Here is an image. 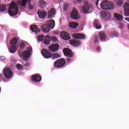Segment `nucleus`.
I'll use <instances>...</instances> for the list:
<instances>
[{"mask_svg":"<svg viewBox=\"0 0 129 129\" xmlns=\"http://www.w3.org/2000/svg\"><path fill=\"white\" fill-rule=\"evenodd\" d=\"M16 67L19 70H22V69H23V66L20 64V63L17 64Z\"/></svg>","mask_w":129,"mask_h":129,"instance_id":"72a5a7b5","label":"nucleus"},{"mask_svg":"<svg viewBox=\"0 0 129 129\" xmlns=\"http://www.w3.org/2000/svg\"><path fill=\"white\" fill-rule=\"evenodd\" d=\"M71 17L72 19H73L74 20H79V19H80V16L78 13V11L75 9H74L71 13Z\"/></svg>","mask_w":129,"mask_h":129,"instance_id":"1a4fd4ad","label":"nucleus"},{"mask_svg":"<svg viewBox=\"0 0 129 129\" xmlns=\"http://www.w3.org/2000/svg\"><path fill=\"white\" fill-rule=\"evenodd\" d=\"M41 29L44 33H48V32H50V27H49L47 24H44L42 25Z\"/></svg>","mask_w":129,"mask_h":129,"instance_id":"4be33fe9","label":"nucleus"},{"mask_svg":"<svg viewBox=\"0 0 129 129\" xmlns=\"http://www.w3.org/2000/svg\"><path fill=\"white\" fill-rule=\"evenodd\" d=\"M3 74L5 78L7 79H10L12 77H13V72L11 70L10 68H5L3 70Z\"/></svg>","mask_w":129,"mask_h":129,"instance_id":"39448f33","label":"nucleus"},{"mask_svg":"<svg viewBox=\"0 0 129 129\" xmlns=\"http://www.w3.org/2000/svg\"><path fill=\"white\" fill-rule=\"evenodd\" d=\"M76 1L79 2V4H80V3H81V0H76Z\"/></svg>","mask_w":129,"mask_h":129,"instance_id":"37998d69","label":"nucleus"},{"mask_svg":"<svg viewBox=\"0 0 129 129\" xmlns=\"http://www.w3.org/2000/svg\"><path fill=\"white\" fill-rule=\"evenodd\" d=\"M7 10V7L4 5H0V12H5Z\"/></svg>","mask_w":129,"mask_h":129,"instance_id":"c85d7f7f","label":"nucleus"},{"mask_svg":"<svg viewBox=\"0 0 129 129\" xmlns=\"http://www.w3.org/2000/svg\"><path fill=\"white\" fill-rule=\"evenodd\" d=\"M19 55L20 57H22L24 61H28V59L30 58V51L29 50H25L23 52L19 51Z\"/></svg>","mask_w":129,"mask_h":129,"instance_id":"423d86ee","label":"nucleus"},{"mask_svg":"<svg viewBox=\"0 0 129 129\" xmlns=\"http://www.w3.org/2000/svg\"><path fill=\"white\" fill-rule=\"evenodd\" d=\"M116 4L118 6H121V5H122V1H121V0H116Z\"/></svg>","mask_w":129,"mask_h":129,"instance_id":"f704fd0d","label":"nucleus"},{"mask_svg":"<svg viewBox=\"0 0 129 129\" xmlns=\"http://www.w3.org/2000/svg\"><path fill=\"white\" fill-rule=\"evenodd\" d=\"M56 10L54 8H51L47 13V17L49 19H52L55 17Z\"/></svg>","mask_w":129,"mask_h":129,"instance_id":"ddd939ff","label":"nucleus"},{"mask_svg":"<svg viewBox=\"0 0 129 129\" xmlns=\"http://www.w3.org/2000/svg\"><path fill=\"white\" fill-rule=\"evenodd\" d=\"M27 3H28V9L29 10H33L34 7L31 5V0H22L21 6L22 7H26Z\"/></svg>","mask_w":129,"mask_h":129,"instance_id":"9b49d317","label":"nucleus"},{"mask_svg":"<svg viewBox=\"0 0 129 129\" xmlns=\"http://www.w3.org/2000/svg\"><path fill=\"white\" fill-rule=\"evenodd\" d=\"M50 39L52 42H57V41H58L57 37H56L55 36L51 37V38H50Z\"/></svg>","mask_w":129,"mask_h":129,"instance_id":"c9c22d12","label":"nucleus"},{"mask_svg":"<svg viewBox=\"0 0 129 129\" xmlns=\"http://www.w3.org/2000/svg\"><path fill=\"white\" fill-rule=\"evenodd\" d=\"M99 0H97V2H99Z\"/></svg>","mask_w":129,"mask_h":129,"instance_id":"49530a36","label":"nucleus"},{"mask_svg":"<svg viewBox=\"0 0 129 129\" xmlns=\"http://www.w3.org/2000/svg\"><path fill=\"white\" fill-rule=\"evenodd\" d=\"M29 51H31V50H32V47L29 48Z\"/></svg>","mask_w":129,"mask_h":129,"instance_id":"a18cd8bd","label":"nucleus"},{"mask_svg":"<svg viewBox=\"0 0 129 129\" xmlns=\"http://www.w3.org/2000/svg\"><path fill=\"white\" fill-rule=\"evenodd\" d=\"M110 13L108 12H106L105 13V17L106 18V19H107V20H109V19H110Z\"/></svg>","mask_w":129,"mask_h":129,"instance_id":"c756f323","label":"nucleus"},{"mask_svg":"<svg viewBox=\"0 0 129 129\" xmlns=\"http://www.w3.org/2000/svg\"><path fill=\"white\" fill-rule=\"evenodd\" d=\"M94 27H96V29L99 30L101 29V25H100V22L98 20H95L93 23Z\"/></svg>","mask_w":129,"mask_h":129,"instance_id":"5701e85b","label":"nucleus"},{"mask_svg":"<svg viewBox=\"0 0 129 129\" xmlns=\"http://www.w3.org/2000/svg\"><path fill=\"white\" fill-rule=\"evenodd\" d=\"M60 36L63 40H67L70 39V35L69 34L65 31H62L61 33Z\"/></svg>","mask_w":129,"mask_h":129,"instance_id":"f3484780","label":"nucleus"},{"mask_svg":"<svg viewBox=\"0 0 129 129\" xmlns=\"http://www.w3.org/2000/svg\"><path fill=\"white\" fill-rule=\"evenodd\" d=\"M5 1H7V0H5Z\"/></svg>","mask_w":129,"mask_h":129,"instance_id":"09e8293b","label":"nucleus"},{"mask_svg":"<svg viewBox=\"0 0 129 129\" xmlns=\"http://www.w3.org/2000/svg\"><path fill=\"white\" fill-rule=\"evenodd\" d=\"M72 36L73 38H74L75 39H85V35L81 33H74L73 34Z\"/></svg>","mask_w":129,"mask_h":129,"instance_id":"dca6fc26","label":"nucleus"},{"mask_svg":"<svg viewBox=\"0 0 129 129\" xmlns=\"http://www.w3.org/2000/svg\"><path fill=\"white\" fill-rule=\"evenodd\" d=\"M18 39L17 37H14L11 41L10 44V53H15L16 51H17V43H18Z\"/></svg>","mask_w":129,"mask_h":129,"instance_id":"7ed1b4c3","label":"nucleus"},{"mask_svg":"<svg viewBox=\"0 0 129 129\" xmlns=\"http://www.w3.org/2000/svg\"><path fill=\"white\" fill-rule=\"evenodd\" d=\"M96 50H97L99 52H100V47H97Z\"/></svg>","mask_w":129,"mask_h":129,"instance_id":"79ce46f5","label":"nucleus"},{"mask_svg":"<svg viewBox=\"0 0 129 129\" xmlns=\"http://www.w3.org/2000/svg\"><path fill=\"white\" fill-rule=\"evenodd\" d=\"M94 42L95 44H96V43H98V37L97 36H95L94 38Z\"/></svg>","mask_w":129,"mask_h":129,"instance_id":"58836bf2","label":"nucleus"},{"mask_svg":"<svg viewBox=\"0 0 129 129\" xmlns=\"http://www.w3.org/2000/svg\"><path fill=\"white\" fill-rule=\"evenodd\" d=\"M37 14L40 19H44V18L47 16V12L44 11L39 10L37 12Z\"/></svg>","mask_w":129,"mask_h":129,"instance_id":"aec40b11","label":"nucleus"},{"mask_svg":"<svg viewBox=\"0 0 129 129\" xmlns=\"http://www.w3.org/2000/svg\"><path fill=\"white\" fill-rule=\"evenodd\" d=\"M96 5L97 7H98V1L96 2Z\"/></svg>","mask_w":129,"mask_h":129,"instance_id":"c03bdc74","label":"nucleus"},{"mask_svg":"<svg viewBox=\"0 0 129 129\" xmlns=\"http://www.w3.org/2000/svg\"><path fill=\"white\" fill-rule=\"evenodd\" d=\"M101 8L102 10L108 11V10H113L114 5L111 2L104 1L101 3Z\"/></svg>","mask_w":129,"mask_h":129,"instance_id":"f03ea898","label":"nucleus"},{"mask_svg":"<svg viewBox=\"0 0 129 129\" xmlns=\"http://www.w3.org/2000/svg\"><path fill=\"white\" fill-rule=\"evenodd\" d=\"M0 2H1V0H0Z\"/></svg>","mask_w":129,"mask_h":129,"instance_id":"8fccbe9b","label":"nucleus"},{"mask_svg":"<svg viewBox=\"0 0 129 129\" xmlns=\"http://www.w3.org/2000/svg\"><path fill=\"white\" fill-rule=\"evenodd\" d=\"M114 17L115 18L117 21H119V22L123 20V16H122V15L120 14H117L116 13H114Z\"/></svg>","mask_w":129,"mask_h":129,"instance_id":"b1692460","label":"nucleus"},{"mask_svg":"<svg viewBox=\"0 0 129 129\" xmlns=\"http://www.w3.org/2000/svg\"><path fill=\"white\" fill-rule=\"evenodd\" d=\"M30 29L32 32L35 33V34H39L41 32V30L38 28L37 25H32L31 26Z\"/></svg>","mask_w":129,"mask_h":129,"instance_id":"a211bd4d","label":"nucleus"},{"mask_svg":"<svg viewBox=\"0 0 129 129\" xmlns=\"http://www.w3.org/2000/svg\"><path fill=\"white\" fill-rule=\"evenodd\" d=\"M90 10V5L88 3L85 2L82 7V11L84 14H88Z\"/></svg>","mask_w":129,"mask_h":129,"instance_id":"9d476101","label":"nucleus"},{"mask_svg":"<svg viewBox=\"0 0 129 129\" xmlns=\"http://www.w3.org/2000/svg\"><path fill=\"white\" fill-rule=\"evenodd\" d=\"M20 49H24L25 48V43L21 42L20 44Z\"/></svg>","mask_w":129,"mask_h":129,"instance_id":"e433bc0d","label":"nucleus"},{"mask_svg":"<svg viewBox=\"0 0 129 129\" xmlns=\"http://www.w3.org/2000/svg\"><path fill=\"white\" fill-rule=\"evenodd\" d=\"M32 80L33 82H40L42 80V77L38 75H33L32 76Z\"/></svg>","mask_w":129,"mask_h":129,"instance_id":"2eb2a0df","label":"nucleus"},{"mask_svg":"<svg viewBox=\"0 0 129 129\" xmlns=\"http://www.w3.org/2000/svg\"><path fill=\"white\" fill-rule=\"evenodd\" d=\"M46 24L49 27V29H54V27H55V21L48 20L47 21Z\"/></svg>","mask_w":129,"mask_h":129,"instance_id":"412c9836","label":"nucleus"},{"mask_svg":"<svg viewBox=\"0 0 129 129\" xmlns=\"http://www.w3.org/2000/svg\"><path fill=\"white\" fill-rule=\"evenodd\" d=\"M124 11L125 17H129V4L128 3H125L124 5Z\"/></svg>","mask_w":129,"mask_h":129,"instance_id":"6ab92c4d","label":"nucleus"},{"mask_svg":"<svg viewBox=\"0 0 129 129\" xmlns=\"http://www.w3.org/2000/svg\"><path fill=\"white\" fill-rule=\"evenodd\" d=\"M112 36H113V37H118L119 36V34H118V32L116 31H113L111 33Z\"/></svg>","mask_w":129,"mask_h":129,"instance_id":"473e14b6","label":"nucleus"},{"mask_svg":"<svg viewBox=\"0 0 129 129\" xmlns=\"http://www.w3.org/2000/svg\"><path fill=\"white\" fill-rule=\"evenodd\" d=\"M99 37L100 40H104L106 39L107 35L104 32H101L99 33Z\"/></svg>","mask_w":129,"mask_h":129,"instance_id":"a878e982","label":"nucleus"},{"mask_svg":"<svg viewBox=\"0 0 129 129\" xmlns=\"http://www.w3.org/2000/svg\"><path fill=\"white\" fill-rule=\"evenodd\" d=\"M63 54L66 57H69V58H73L74 57V52L69 48H64Z\"/></svg>","mask_w":129,"mask_h":129,"instance_id":"0eeeda50","label":"nucleus"},{"mask_svg":"<svg viewBox=\"0 0 129 129\" xmlns=\"http://www.w3.org/2000/svg\"><path fill=\"white\" fill-rule=\"evenodd\" d=\"M50 42H51V37L49 35H47L44 38V43L45 45H49Z\"/></svg>","mask_w":129,"mask_h":129,"instance_id":"393cba45","label":"nucleus"},{"mask_svg":"<svg viewBox=\"0 0 129 129\" xmlns=\"http://www.w3.org/2000/svg\"><path fill=\"white\" fill-rule=\"evenodd\" d=\"M127 1H128V0H127Z\"/></svg>","mask_w":129,"mask_h":129,"instance_id":"de8ad7c7","label":"nucleus"},{"mask_svg":"<svg viewBox=\"0 0 129 129\" xmlns=\"http://www.w3.org/2000/svg\"><path fill=\"white\" fill-rule=\"evenodd\" d=\"M41 54L43 56L44 58L49 59L52 57V53L50 52L48 49H43L41 50Z\"/></svg>","mask_w":129,"mask_h":129,"instance_id":"6e6552de","label":"nucleus"},{"mask_svg":"<svg viewBox=\"0 0 129 129\" xmlns=\"http://www.w3.org/2000/svg\"><path fill=\"white\" fill-rule=\"evenodd\" d=\"M65 64H66V60H65L64 58H61L56 60L54 62V66L56 68H61V67L64 66Z\"/></svg>","mask_w":129,"mask_h":129,"instance_id":"20e7f679","label":"nucleus"},{"mask_svg":"<svg viewBox=\"0 0 129 129\" xmlns=\"http://www.w3.org/2000/svg\"><path fill=\"white\" fill-rule=\"evenodd\" d=\"M8 13L10 16H12V17L17 15L18 13H19V7L18 5L14 2L11 3L9 4Z\"/></svg>","mask_w":129,"mask_h":129,"instance_id":"f257e3e1","label":"nucleus"},{"mask_svg":"<svg viewBox=\"0 0 129 129\" xmlns=\"http://www.w3.org/2000/svg\"><path fill=\"white\" fill-rule=\"evenodd\" d=\"M70 43L73 47H79L81 45L80 40L75 39L70 40Z\"/></svg>","mask_w":129,"mask_h":129,"instance_id":"f8f14e48","label":"nucleus"},{"mask_svg":"<svg viewBox=\"0 0 129 129\" xmlns=\"http://www.w3.org/2000/svg\"><path fill=\"white\" fill-rule=\"evenodd\" d=\"M72 59L70 58H67V63H69L70 62H71Z\"/></svg>","mask_w":129,"mask_h":129,"instance_id":"a19ab883","label":"nucleus"},{"mask_svg":"<svg viewBox=\"0 0 129 129\" xmlns=\"http://www.w3.org/2000/svg\"><path fill=\"white\" fill-rule=\"evenodd\" d=\"M38 3L40 8H41V9H45V8H46V2H45V1L39 0Z\"/></svg>","mask_w":129,"mask_h":129,"instance_id":"bb28decb","label":"nucleus"},{"mask_svg":"<svg viewBox=\"0 0 129 129\" xmlns=\"http://www.w3.org/2000/svg\"><path fill=\"white\" fill-rule=\"evenodd\" d=\"M119 27L120 29H123V25L122 24H119Z\"/></svg>","mask_w":129,"mask_h":129,"instance_id":"ea45409f","label":"nucleus"},{"mask_svg":"<svg viewBox=\"0 0 129 129\" xmlns=\"http://www.w3.org/2000/svg\"><path fill=\"white\" fill-rule=\"evenodd\" d=\"M37 40L41 42L44 40V35H39L37 36Z\"/></svg>","mask_w":129,"mask_h":129,"instance_id":"2f4dec72","label":"nucleus"},{"mask_svg":"<svg viewBox=\"0 0 129 129\" xmlns=\"http://www.w3.org/2000/svg\"><path fill=\"white\" fill-rule=\"evenodd\" d=\"M63 10H64V11H67V10H68V4H64Z\"/></svg>","mask_w":129,"mask_h":129,"instance_id":"4c0bfd02","label":"nucleus"},{"mask_svg":"<svg viewBox=\"0 0 129 129\" xmlns=\"http://www.w3.org/2000/svg\"><path fill=\"white\" fill-rule=\"evenodd\" d=\"M48 49L51 52H56V51H57L58 49H59V44H52L48 47Z\"/></svg>","mask_w":129,"mask_h":129,"instance_id":"4468645a","label":"nucleus"},{"mask_svg":"<svg viewBox=\"0 0 129 129\" xmlns=\"http://www.w3.org/2000/svg\"><path fill=\"white\" fill-rule=\"evenodd\" d=\"M78 23L77 22H72L70 23V28H72V29H75L77 27H78Z\"/></svg>","mask_w":129,"mask_h":129,"instance_id":"cd10ccee","label":"nucleus"},{"mask_svg":"<svg viewBox=\"0 0 129 129\" xmlns=\"http://www.w3.org/2000/svg\"><path fill=\"white\" fill-rule=\"evenodd\" d=\"M60 57H61V55H60V54L58 53H54L53 54H52L51 58H60Z\"/></svg>","mask_w":129,"mask_h":129,"instance_id":"7c9ffc66","label":"nucleus"}]
</instances>
